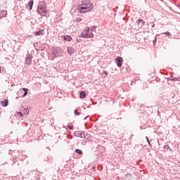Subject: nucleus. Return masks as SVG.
I'll list each match as a JSON object with an SVG mask.
<instances>
[{"label": "nucleus", "instance_id": "obj_1", "mask_svg": "<svg viewBox=\"0 0 180 180\" xmlns=\"http://www.w3.org/2000/svg\"><path fill=\"white\" fill-rule=\"evenodd\" d=\"M94 9V6L89 0H82L80 5L78 6V11L80 13H86Z\"/></svg>", "mask_w": 180, "mask_h": 180}, {"label": "nucleus", "instance_id": "obj_2", "mask_svg": "<svg viewBox=\"0 0 180 180\" xmlns=\"http://www.w3.org/2000/svg\"><path fill=\"white\" fill-rule=\"evenodd\" d=\"M96 32V27L92 26L91 29L89 27H86L80 34L79 37L83 39H93L94 34Z\"/></svg>", "mask_w": 180, "mask_h": 180}, {"label": "nucleus", "instance_id": "obj_3", "mask_svg": "<svg viewBox=\"0 0 180 180\" xmlns=\"http://www.w3.org/2000/svg\"><path fill=\"white\" fill-rule=\"evenodd\" d=\"M63 49L60 47L54 48L52 50V56H53V57H60V56H63Z\"/></svg>", "mask_w": 180, "mask_h": 180}, {"label": "nucleus", "instance_id": "obj_4", "mask_svg": "<svg viewBox=\"0 0 180 180\" xmlns=\"http://www.w3.org/2000/svg\"><path fill=\"white\" fill-rule=\"evenodd\" d=\"M115 63H116L117 67H122V65L123 64V58L117 56L115 58Z\"/></svg>", "mask_w": 180, "mask_h": 180}, {"label": "nucleus", "instance_id": "obj_5", "mask_svg": "<svg viewBox=\"0 0 180 180\" xmlns=\"http://www.w3.org/2000/svg\"><path fill=\"white\" fill-rule=\"evenodd\" d=\"M37 12L40 16H46L47 15V10L46 9H37Z\"/></svg>", "mask_w": 180, "mask_h": 180}, {"label": "nucleus", "instance_id": "obj_6", "mask_svg": "<svg viewBox=\"0 0 180 180\" xmlns=\"http://www.w3.org/2000/svg\"><path fill=\"white\" fill-rule=\"evenodd\" d=\"M75 136H76V137H80V139H85V133H84V131H76Z\"/></svg>", "mask_w": 180, "mask_h": 180}, {"label": "nucleus", "instance_id": "obj_7", "mask_svg": "<svg viewBox=\"0 0 180 180\" xmlns=\"http://www.w3.org/2000/svg\"><path fill=\"white\" fill-rule=\"evenodd\" d=\"M32 55H28L27 58L25 59V64L30 65L32 64Z\"/></svg>", "mask_w": 180, "mask_h": 180}, {"label": "nucleus", "instance_id": "obj_8", "mask_svg": "<svg viewBox=\"0 0 180 180\" xmlns=\"http://www.w3.org/2000/svg\"><path fill=\"white\" fill-rule=\"evenodd\" d=\"M7 15L8 11H6V10L0 11V19H1V18H6Z\"/></svg>", "mask_w": 180, "mask_h": 180}, {"label": "nucleus", "instance_id": "obj_9", "mask_svg": "<svg viewBox=\"0 0 180 180\" xmlns=\"http://www.w3.org/2000/svg\"><path fill=\"white\" fill-rule=\"evenodd\" d=\"M62 37L66 41H71V40H72V37L70 35H63Z\"/></svg>", "mask_w": 180, "mask_h": 180}, {"label": "nucleus", "instance_id": "obj_10", "mask_svg": "<svg viewBox=\"0 0 180 180\" xmlns=\"http://www.w3.org/2000/svg\"><path fill=\"white\" fill-rule=\"evenodd\" d=\"M44 30H38L34 32V36H40L44 34Z\"/></svg>", "mask_w": 180, "mask_h": 180}, {"label": "nucleus", "instance_id": "obj_11", "mask_svg": "<svg viewBox=\"0 0 180 180\" xmlns=\"http://www.w3.org/2000/svg\"><path fill=\"white\" fill-rule=\"evenodd\" d=\"M33 4H34L33 0L30 1V2L27 6V8L30 9V11H32V8H33Z\"/></svg>", "mask_w": 180, "mask_h": 180}, {"label": "nucleus", "instance_id": "obj_12", "mask_svg": "<svg viewBox=\"0 0 180 180\" xmlns=\"http://www.w3.org/2000/svg\"><path fill=\"white\" fill-rule=\"evenodd\" d=\"M46 3L45 2H42L41 4H40L38 7L37 9H46Z\"/></svg>", "mask_w": 180, "mask_h": 180}, {"label": "nucleus", "instance_id": "obj_13", "mask_svg": "<svg viewBox=\"0 0 180 180\" xmlns=\"http://www.w3.org/2000/svg\"><path fill=\"white\" fill-rule=\"evenodd\" d=\"M15 116H16V117H18V119L19 120H20V119H22V117H23V113H22V112H17L15 114Z\"/></svg>", "mask_w": 180, "mask_h": 180}, {"label": "nucleus", "instance_id": "obj_14", "mask_svg": "<svg viewBox=\"0 0 180 180\" xmlns=\"http://www.w3.org/2000/svg\"><path fill=\"white\" fill-rule=\"evenodd\" d=\"M80 98L83 99L85 96H86V93L85 91H80Z\"/></svg>", "mask_w": 180, "mask_h": 180}, {"label": "nucleus", "instance_id": "obj_15", "mask_svg": "<svg viewBox=\"0 0 180 180\" xmlns=\"http://www.w3.org/2000/svg\"><path fill=\"white\" fill-rule=\"evenodd\" d=\"M1 105L6 107L8 105V100L1 101Z\"/></svg>", "mask_w": 180, "mask_h": 180}, {"label": "nucleus", "instance_id": "obj_16", "mask_svg": "<svg viewBox=\"0 0 180 180\" xmlns=\"http://www.w3.org/2000/svg\"><path fill=\"white\" fill-rule=\"evenodd\" d=\"M137 24L138 25H140V23L141 24V26H143V25H144V22L143 21V20L140 19V20H138L136 21Z\"/></svg>", "mask_w": 180, "mask_h": 180}, {"label": "nucleus", "instance_id": "obj_17", "mask_svg": "<svg viewBox=\"0 0 180 180\" xmlns=\"http://www.w3.org/2000/svg\"><path fill=\"white\" fill-rule=\"evenodd\" d=\"M22 91H25L23 96H26L27 95V91H29V89H27L26 88H22Z\"/></svg>", "mask_w": 180, "mask_h": 180}, {"label": "nucleus", "instance_id": "obj_18", "mask_svg": "<svg viewBox=\"0 0 180 180\" xmlns=\"http://www.w3.org/2000/svg\"><path fill=\"white\" fill-rule=\"evenodd\" d=\"M23 113L24 115H29V108H24Z\"/></svg>", "mask_w": 180, "mask_h": 180}, {"label": "nucleus", "instance_id": "obj_19", "mask_svg": "<svg viewBox=\"0 0 180 180\" xmlns=\"http://www.w3.org/2000/svg\"><path fill=\"white\" fill-rule=\"evenodd\" d=\"M75 153H77V154H80V155L83 154L82 150H81L80 149H76Z\"/></svg>", "mask_w": 180, "mask_h": 180}, {"label": "nucleus", "instance_id": "obj_20", "mask_svg": "<svg viewBox=\"0 0 180 180\" xmlns=\"http://www.w3.org/2000/svg\"><path fill=\"white\" fill-rule=\"evenodd\" d=\"M68 129H70V130H74V126L72 124H68Z\"/></svg>", "mask_w": 180, "mask_h": 180}, {"label": "nucleus", "instance_id": "obj_21", "mask_svg": "<svg viewBox=\"0 0 180 180\" xmlns=\"http://www.w3.org/2000/svg\"><path fill=\"white\" fill-rule=\"evenodd\" d=\"M170 81H180V77H174L171 79Z\"/></svg>", "mask_w": 180, "mask_h": 180}, {"label": "nucleus", "instance_id": "obj_22", "mask_svg": "<svg viewBox=\"0 0 180 180\" xmlns=\"http://www.w3.org/2000/svg\"><path fill=\"white\" fill-rule=\"evenodd\" d=\"M75 115H77V116H79L81 115V112H78V110H75Z\"/></svg>", "mask_w": 180, "mask_h": 180}, {"label": "nucleus", "instance_id": "obj_23", "mask_svg": "<svg viewBox=\"0 0 180 180\" xmlns=\"http://www.w3.org/2000/svg\"><path fill=\"white\" fill-rule=\"evenodd\" d=\"M146 140H147V142L148 143V145L150 147H151V143L150 142V139H148V137H146Z\"/></svg>", "mask_w": 180, "mask_h": 180}, {"label": "nucleus", "instance_id": "obj_24", "mask_svg": "<svg viewBox=\"0 0 180 180\" xmlns=\"http://www.w3.org/2000/svg\"><path fill=\"white\" fill-rule=\"evenodd\" d=\"M161 34H165L166 36H171V34H169V32H163Z\"/></svg>", "mask_w": 180, "mask_h": 180}, {"label": "nucleus", "instance_id": "obj_25", "mask_svg": "<svg viewBox=\"0 0 180 180\" xmlns=\"http://www.w3.org/2000/svg\"><path fill=\"white\" fill-rule=\"evenodd\" d=\"M50 158L52 160L53 158L51 157H47L46 159L44 160V161H46L47 162H49L50 161Z\"/></svg>", "mask_w": 180, "mask_h": 180}, {"label": "nucleus", "instance_id": "obj_26", "mask_svg": "<svg viewBox=\"0 0 180 180\" xmlns=\"http://www.w3.org/2000/svg\"><path fill=\"white\" fill-rule=\"evenodd\" d=\"M164 148H165V150H168V149H169V146L166 145L164 146Z\"/></svg>", "mask_w": 180, "mask_h": 180}, {"label": "nucleus", "instance_id": "obj_27", "mask_svg": "<svg viewBox=\"0 0 180 180\" xmlns=\"http://www.w3.org/2000/svg\"><path fill=\"white\" fill-rule=\"evenodd\" d=\"M103 75H108V72L104 71V72H103Z\"/></svg>", "mask_w": 180, "mask_h": 180}, {"label": "nucleus", "instance_id": "obj_28", "mask_svg": "<svg viewBox=\"0 0 180 180\" xmlns=\"http://www.w3.org/2000/svg\"><path fill=\"white\" fill-rule=\"evenodd\" d=\"M157 41V38H155L154 41H153V44H155Z\"/></svg>", "mask_w": 180, "mask_h": 180}, {"label": "nucleus", "instance_id": "obj_29", "mask_svg": "<svg viewBox=\"0 0 180 180\" xmlns=\"http://www.w3.org/2000/svg\"><path fill=\"white\" fill-rule=\"evenodd\" d=\"M2 72V67L0 66V74Z\"/></svg>", "mask_w": 180, "mask_h": 180}, {"label": "nucleus", "instance_id": "obj_30", "mask_svg": "<svg viewBox=\"0 0 180 180\" xmlns=\"http://www.w3.org/2000/svg\"><path fill=\"white\" fill-rule=\"evenodd\" d=\"M68 52L69 53V54H71V53H70V49H68Z\"/></svg>", "mask_w": 180, "mask_h": 180}]
</instances>
